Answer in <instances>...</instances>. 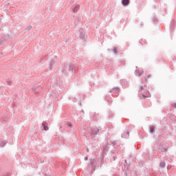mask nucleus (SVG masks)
<instances>
[{
	"label": "nucleus",
	"mask_w": 176,
	"mask_h": 176,
	"mask_svg": "<svg viewBox=\"0 0 176 176\" xmlns=\"http://www.w3.org/2000/svg\"><path fill=\"white\" fill-rule=\"evenodd\" d=\"M154 130H155V127L153 126L151 127V129H150L151 133H153Z\"/></svg>",
	"instance_id": "423d86ee"
},
{
	"label": "nucleus",
	"mask_w": 176,
	"mask_h": 176,
	"mask_svg": "<svg viewBox=\"0 0 176 176\" xmlns=\"http://www.w3.org/2000/svg\"><path fill=\"white\" fill-rule=\"evenodd\" d=\"M173 107H174V108H176V103L173 104Z\"/></svg>",
	"instance_id": "6e6552de"
},
{
	"label": "nucleus",
	"mask_w": 176,
	"mask_h": 176,
	"mask_svg": "<svg viewBox=\"0 0 176 176\" xmlns=\"http://www.w3.org/2000/svg\"><path fill=\"white\" fill-rule=\"evenodd\" d=\"M78 10H79V5H74L73 6V11L78 12Z\"/></svg>",
	"instance_id": "f03ea898"
},
{
	"label": "nucleus",
	"mask_w": 176,
	"mask_h": 176,
	"mask_svg": "<svg viewBox=\"0 0 176 176\" xmlns=\"http://www.w3.org/2000/svg\"><path fill=\"white\" fill-rule=\"evenodd\" d=\"M137 74H138V76H141V75H142V74H144V71L138 69V70H137Z\"/></svg>",
	"instance_id": "20e7f679"
},
{
	"label": "nucleus",
	"mask_w": 176,
	"mask_h": 176,
	"mask_svg": "<svg viewBox=\"0 0 176 176\" xmlns=\"http://www.w3.org/2000/svg\"><path fill=\"white\" fill-rule=\"evenodd\" d=\"M143 97H144V98H148V97H151V95L148 94V96H143Z\"/></svg>",
	"instance_id": "0eeeda50"
},
{
	"label": "nucleus",
	"mask_w": 176,
	"mask_h": 176,
	"mask_svg": "<svg viewBox=\"0 0 176 176\" xmlns=\"http://www.w3.org/2000/svg\"><path fill=\"white\" fill-rule=\"evenodd\" d=\"M122 3L124 5V6H127V5L129 3V0H122Z\"/></svg>",
	"instance_id": "7ed1b4c3"
},
{
	"label": "nucleus",
	"mask_w": 176,
	"mask_h": 176,
	"mask_svg": "<svg viewBox=\"0 0 176 176\" xmlns=\"http://www.w3.org/2000/svg\"><path fill=\"white\" fill-rule=\"evenodd\" d=\"M42 126H43V129L45 130V131H47V130H49V126H48L47 123L43 122L42 123Z\"/></svg>",
	"instance_id": "f257e3e1"
},
{
	"label": "nucleus",
	"mask_w": 176,
	"mask_h": 176,
	"mask_svg": "<svg viewBox=\"0 0 176 176\" xmlns=\"http://www.w3.org/2000/svg\"><path fill=\"white\" fill-rule=\"evenodd\" d=\"M160 166H161L162 167H165V166H166V162H161V163H160Z\"/></svg>",
	"instance_id": "39448f33"
}]
</instances>
